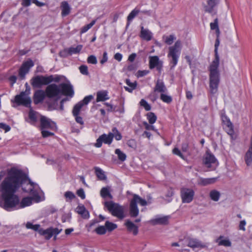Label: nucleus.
<instances>
[{"label": "nucleus", "instance_id": "nucleus-1", "mask_svg": "<svg viewBox=\"0 0 252 252\" xmlns=\"http://www.w3.org/2000/svg\"><path fill=\"white\" fill-rule=\"evenodd\" d=\"M21 187L24 192L30 193L33 196L36 202L41 201L37 184L31 182L21 170L11 168L0 185L1 197L0 206L6 210L10 211L18 205L19 197L15 193Z\"/></svg>", "mask_w": 252, "mask_h": 252}, {"label": "nucleus", "instance_id": "nucleus-2", "mask_svg": "<svg viewBox=\"0 0 252 252\" xmlns=\"http://www.w3.org/2000/svg\"><path fill=\"white\" fill-rule=\"evenodd\" d=\"M220 63L212 62L208 67L209 71V93L211 96L216 94L220 83V77L219 70Z\"/></svg>", "mask_w": 252, "mask_h": 252}, {"label": "nucleus", "instance_id": "nucleus-3", "mask_svg": "<svg viewBox=\"0 0 252 252\" xmlns=\"http://www.w3.org/2000/svg\"><path fill=\"white\" fill-rule=\"evenodd\" d=\"M150 203H151L150 201H147L145 199H143L138 195L134 194L133 195V197L130 200L129 203V216L131 218H136L138 216L139 211L137 206V204H139L142 206H145Z\"/></svg>", "mask_w": 252, "mask_h": 252}, {"label": "nucleus", "instance_id": "nucleus-4", "mask_svg": "<svg viewBox=\"0 0 252 252\" xmlns=\"http://www.w3.org/2000/svg\"><path fill=\"white\" fill-rule=\"evenodd\" d=\"M182 49V43L180 40L175 42L173 46L169 47L167 57L169 60L171 68H173L177 64Z\"/></svg>", "mask_w": 252, "mask_h": 252}, {"label": "nucleus", "instance_id": "nucleus-5", "mask_svg": "<svg viewBox=\"0 0 252 252\" xmlns=\"http://www.w3.org/2000/svg\"><path fill=\"white\" fill-rule=\"evenodd\" d=\"M104 206L109 212L114 217L120 220H122L125 217L124 207L115 203L113 201H106Z\"/></svg>", "mask_w": 252, "mask_h": 252}, {"label": "nucleus", "instance_id": "nucleus-6", "mask_svg": "<svg viewBox=\"0 0 252 252\" xmlns=\"http://www.w3.org/2000/svg\"><path fill=\"white\" fill-rule=\"evenodd\" d=\"M58 82L59 79H54L53 75L45 76L37 75L32 78L31 84L34 88H40L43 85H47L53 82Z\"/></svg>", "mask_w": 252, "mask_h": 252}, {"label": "nucleus", "instance_id": "nucleus-7", "mask_svg": "<svg viewBox=\"0 0 252 252\" xmlns=\"http://www.w3.org/2000/svg\"><path fill=\"white\" fill-rule=\"evenodd\" d=\"M30 94V88L26 89L25 91L22 92L19 94L15 96L14 102L18 105H23L26 107H30L32 100L29 96Z\"/></svg>", "mask_w": 252, "mask_h": 252}, {"label": "nucleus", "instance_id": "nucleus-8", "mask_svg": "<svg viewBox=\"0 0 252 252\" xmlns=\"http://www.w3.org/2000/svg\"><path fill=\"white\" fill-rule=\"evenodd\" d=\"M46 95L49 98H55L57 100L60 98L61 94L59 85L56 84L49 85L45 89Z\"/></svg>", "mask_w": 252, "mask_h": 252}, {"label": "nucleus", "instance_id": "nucleus-9", "mask_svg": "<svg viewBox=\"0 0 252 252\" xmlns=\"http://www.w3.org/2000/svg\"><path fill=\"white\" fill-rule=\"evenodd\" d=\"M194 190L190 188H183L180 190V195L183 203L191 202L194 196Z\"/></svg>", "mask_w": 252, "mask_h": 252}, {"label": "nucleus", "instance_id": "nucleus-10", "mask_svg": "<svg viewBox=\"0 0 252 252\" xmlns=\"http://www.w3.org/2000/svg\"><path fill=\"white\" fill-rule=\"evenodd\" d=\"M203 164L211 170H214L218 165V162L215 156L208 152H206L203 158Z\"/></svg>", "mask_w": 252, "mask_h": 252}, {"label": "nucleus", "instance_id": "nucleus-11", "mask_svg": "<svg viewBox=\"0 0 252 252\" xmlns=\"http://www.w3.org/2000/svg\"><path fill=\"white\" fill-rule=\"evenodd\" d=\"M62 231L57 228L50 227L46 229H40L38 230L39 233L44 237L47 239H50L54 235H55L54 239L56 238V236L59 234Z\"/></svg>", "mask_w": 252, "mask_h": 252}, {"label": "nucleus", "instance_id": "nucleus-12", "mask_svg": "<svg viewBox=\"0 0 252 252\" xmlns=\"http://www.w3.org/2000/svg\"><path fill=\"white\" fill-rule=\"evenodd\" d=\"M114 134L113 135L111 132H109L108 134H103L96 140L94 146L97 148H100L101 147L103 142L104 144L110 145L112 142Z\"/></svg>", "mask_w": 252, "mask_h": 252}, {"label": "nucleus", "instance_id": "nucleus-13", "mask_svg": "<svg viewBox=\"0 0 252 252\" xmlns=\"http://www.w3.org/2000/svg\"><path fill=\"white\" fill-rule=\"evenodd\" d=\"M34 65L32 60H29L24 62L19 69V76L21 80H23L25 78V75L28 73L30 68Z\"/></svg>", "mask_w": 252, "mask_h": 252}, {"label": "nucleus", "instance_id": "nucleus-14", "mask_svg": "<svg viewBox=\"0 0 252 252\" xmlns=\"http://www.w3.org/2000/svg\"><path fill=\"white\" fill-rule=\"evenodd\" d=\"M163 67V62L159 60L158 56H150L149 57V68L153 69L156 68L158 71L160 73Z\"/></svg>", "mask_w": 252, "mask_h": 252}, {"label": "nucleus", "instance_id": "nucleus-15", "mask_svg": "<svg viewBox=\"0 0 252 252\" xmlns=\"http://www.w3.org/2000/svg\"><path fill=\"white\" fill-rule=\"evenodd\" d=\"M40 122L41 129H49L53 130L56 128L55 123L45 116H42L41 117Z\"/></svg>", "mask_w": 252, "mask_h": 252}, {"label": "nucleus", "instance_id": "nucleus-16", "mask_svg": "<svg viewBox=\"0 0 252 252\" xmlns=\"http://www.w3.org/2000/svg\"><path fill=\"white\" fill-rule=\"evenodd\" d=\"M169 218L170 217L168 216H157L155 218L151 219L149 222L153 225H167L168 224Z\"/></svg>", "mask_w": 252, "mask_h": 252}, {"label": "nucleus", "instance_id": "nucleus-17", "mask_svg": "<svg viewBox=\"0 0 252 252\" xmlns=\"http://www.w3.org/2000/svg\"><path fill=\"white\" fill-rule=\"evenodd\" d=\"M60 89H61V94L66 96L72 97L74 94L73 87L70 84L66 83H62L59 85Z\"/></svg>", "mask_w": 252, "mask_h": 252}, {"label": "nucleus", "instance_id": "nucleus-18", "mask_svg": "<svg viewBox=\"0 0 252 252\" xmlns=\"http://www.w3.org/2000/svg\"><path fill=\"white\" fill-rule=\"evenodd\" d=\"M155 93H168L167 89L162 80L158 79L156 83V85L154 89Z\"/></svg>", "mask_w": 252, "mask_h": 252}, {"label": "nucleus", "instance_id": "nucleus-19", "mask_svg": "<svg viewBox=\"0 0 252 252\" xmlns=\"http://www.w3.org/2000/svg\"><path fill=\"white\" fill-rule=\"evenodd\" d=\"M46 95L45 91L44 92L42 90H38L35 92L33 99L34 103L37 104L42 102L45 98Z\"/></svg>", "mask_w": 252, "mask_h": 252}, {"label": "nucleus", "instance_id": "nucleus-20", "mask_svg": "<svg viewBox=\"0 0 252 252\" xmlns=\"http://www.w3.org/2000/svg\"><path fill=\"white\" fill-rule=\"evenodd\" d=\"M184 241L187 243V246L193 249L205 247V246L202 245L200 242L195 239L186 238Z\"/></svg>", "mask_w": 252, "mask_h": 252}, {"label": "nucleus", "instance_id": "nucleus-21", "mask_svg": "<svg viewBox=\"0 0 252 252\" xmlns=\"http://www.w3.org/2000/svg\"><path fill=\"white\" fill-rule=\"evenodd\" d=\"M125 225L128 232H132L134 235H136L138 234V227L129 220H126Z\"/></svg>", "mask_w": 252, "mask_h": 252}, {"label": "nucleus", "instance_id": "nucleus-22", "mask_svg": "<svg viewBox=\"0 0 252 252\" xmlns=\"http://www.w3.org/2000/svg\"><path fill=\"white\" fill-rule=\"evenodd\" d=\"M80 104L78 105H75L72 110V114L75 117L76 122L82 125L84 124L83 119L81 117L79 116V114L80 111Z\"/></svg>", "mask_w": 252, "mask_h": 252}, {"label": "nucleus", "instance_id": "nucleus-23", "mask_svg": "<svg viewBox=\"0 0 252 252\" xmlns=\"http://www.w3.org/2000/svg\"><path fill=\"white\" fill-rule=\"evenodd\" d=\"M140 36L142 39L148 41L152 39L153 34L149 30L141 27Z\"/></svg>", "mask_w": 252, "mask_h": 252}, {"label": "nucleus", "instance_id": "nucleus-24", "mask_svg": "<svg viewBox=\"0 0 252 252\" xmlns=\"http://www.w3.org/2000/svg\"><path fill=\"white\" fill-rule=\"evenodd\" d=\"M33 199V197H24L22 199L21 202L19 201V203L18 205H17L14 208L18 206L17 208H23L27 206H30L32 204V200ZM14 208V207L13 208Z\"/></svg>", "mask_w": 252, "mask_h": 252}, {"label": "nucleus", "instance_id": "nucleus-25", "mask_svg": "<svg viewBox=\"0 0 252 252\" xmlns=\"http://www.w3.org/2000/svg\"><path fill=\"white\" fill-rule=\"evenodd\" d=\"M245 160L248 166L252 162V135L251 139V145L245 156Z\"/></svg>", "mask_w": 252, "mask_h": 252}, {"label": "nucleus", "instance_id": "nucleus-26", "mask_svg": "<svg viewBox=\"0 0 252 252\" xmlns=\"http://www.w3.org/2000/svg\"><path fill=\"white\" fill-rule=\"evenodd\" d=\"M216 242L218 243L219 246H223L224 247H230L231 242L227 238H224L223 236H219L216 240Z\"/></svg>", "mask_w": 252, "mask_h": 252}, {"label": "nucleus", "instance_id": "nucleus-27", "mask_svg": "<svg viewBox=\"0 0 252 252\" xmlns=\"http://www.w3.org/2000/svg\"><path fill=\"white\" fill-rule=\"evenodd\" d=\"M109 99L108 95V92L106 91H101L97 93L96 102L104 101Z\"/></svg>", "mask_w": 252, "mask_h": 252}, {"label": "nucleus", "instance_id": "nucleus-28", "mask_svg": "<svg viewBox=\"0 0 252 252\" xmlns=\"http://www.w3.org/2000/svg\"><path fill=\"white\" fill-rule=\"evenodd\" d=\"M62 15L63 17L68 15L70 12V7L67 1H63L61 3Z\"/></svg>", "mask_w": 252, "mask_h": 252}, {"label": "nucleus", "instance_id": "nucleus-29", "mask_svg": "<svg viewBox=\"0 0 252 252\" xmlns=\"http://www.w3.org/2000/svg\"><path fill=\"white\" fill-rule=\"evenodd\" d=\"M126 83L128 87L125 86L124 89L129 93H132L137 87V82L136 81L131 82L129 79H126Z\"/></svg>", "mask_w": 252, "mask_h": 252}, {"label": "nucleus", "instance_id": "nucleus-30", "mask_svg": "<svg viewBox=\"0 0 252 252\" xmlns=\"http://www.w3.org/2000/svg\"><path fill=\"white\" fill-rule=\"evenodd\" d=\"M218 0H208V6L205 7L206 12L211 13L213 11L214 7L217 4Z\"/></svg>", "mask_w": 252, "mask_h": 252}, {"label": "nucleus", "instance_id": "nucleus-31", "mask_svg": "<svg viewBox=\"0 0 252 252\" xmlns=\"http://www.w3.org/2000/svg\"><path fill=\"white\" fill-rule=\"evenodd\" d=\"M77 212L81 215L84 219H88L89 217V213L84 206H79L76 208Z\"/></svg>", "mask_w": 252, "mask_h": 252}, {"label": "nucleus", "instance_id": "nucleus-32", "mask_svg": "<svg viewBox=\"0 0 252 252\" xmlns=\"http://www.w3.org/2000/svg\"><path fill=\"white\" fill-rule=\"evenodd\" d=\"M209 196L211 200L214 201H218L220 197V193L217 190L213 189L210 191Z\"/></svg>", "mask_w": 252, "mask_h": 252}, {"label": "nucleus", "instance_id": "nucleus-33", "mask_svg": "<svg viewBox=\"0 0 252 252\" xmlns=\"http://www.w3.org/2000/svg\"><path fill=\"white\" fill-rule=\"evenodd\" d=\"M31 1H32L33 3L35 4L37 6H42L45 5V3L40 2L38 1L37 0H22V5L24 6H29L31 5Z\"/></svg>", "mask_w": 252, "mask_h": 252}, {"label": "nucleus", "instance_id": "nucleus-34", "mask_svg": "<svg viewBox=\"0 0 252 252\" xmlns=\"http://www.w3.org/2000/svg\"><path fill=\"white\" fill-rule=\"evenodd\" d=\"M220 38H216L215 43V59L212 62L220 63V58L218 54V47L220 45Z\"/></svg>", "mask_w": 252, "mask_h": 252}, {"label": "nucleus", "instance_id": "nucleus-35", "mask_svg": "<svg viewBox=\"0 0 252 252\" xmlns=\"http://www.w3.org/2000/svg\"><path fill=\"white\" fill-rule=\"evenodd\" d=\"M223 128L229 135H233L234 134L233 126L231 122L223 124Z\"/></svg>", "mask_w": 252, "mask_h": 252}, {"label": "nucleus", "instance_id": "nucleus-36", "mask_svg": "<svg viewBox=\"0 0 252 252\" xmlns=\"http://www.w3.org/2000/svg\"><path fill=\"white\" fill-rule=\"evenodd\" d=\"M95 170V174L100 180H104L106 179V176L104 174V171L98 167H95L94 168Z\"/></svg>", "mask_w": 252, "mask_h": 252}, {"label": "nucleus", "instance_id": "nucleus-37", "mask_svg": "<svg viewBox=\"0 0 252 252\" xmlns=\"http://www.w3.org/2000/svg\"><path fill=\"white\" fill-rule=\"evenodd\" d=\"M100 195L103 198L109 197L110 199L112 198V195L110 193L109 187L102 188L100 190Z\"/></svg>", "mask_w": 252, "mask_h": 252}, {"label": "nucleus", "instance_id": "nucleus-38", "mask_svg": "<svg viewBox=\"0 0 252 252\" xmlns=\"http://www.w3.org/2000/svg\"><path fill=\"white\" fill-rule=\"evenodd\" d=\"M162 39L166 44L170 45L175 40L176 37L174 34H170L168 36L163 35L162 36Z\"/></svg>", "mask_w": 252, "mask_h": 252}, {"label": "nucleus", "instance_id": "nucleus-39", "mask_svg": "<svg viewBox=\"0 0 252 252\" xmlns=\"http://www.w3.org/2000/svg\"><path fill=\"white\" fill-rule=\"evenodd\" d=\"M140 12V10L137 8H134L132 10L131 12L129 14L127 17V26L130 24V22L134 19V18Z\"/></svg>", "mask_w": 252, "mask_h": 252}, {"label": "nucleus", "instance_id": "nucleus-40", "mask_svg": "<svg viewBox=\"0 0 252 252\" xmlns=\"http://www.w3.org/2000/svg\"><path fill=\"white\" fill-rule=\"evenodd\" d=\"M93 96L92 95L86 96L84 97V98L82 100L77 103L75 105H78L79 104L80 106V110L84 106V105H87L89 102L93 99Z\"/></svg>", "mask_w": 252, "mask_h": 252}, {"label": "nucleus", "instance_id": "nucleus-41", "mask_svg": "<svg viewBox=\"0 0 252 252\" xmlns=\"http://www.w3.org/2000/svg\"><path fill=\"white\" fill-rule=\"evenodd\" d=\"M168 93H164L160 94V98L164 102L170 103L172 101V97L167 94Z\"/></svg>", "mask_w": 252, "mask_h": 252}, {"label": "nucleus", "instance_id": "nucleus-42", "mask_svg": "<svg viewBox=\"0 0 252 252\" xmlns=\"http://www.w3.org/2000/svg\"><path fill=\"white\" fill-rule=\"evenodd\" d=\"M216 181V178H207L201 179L199 184L202 186H207L208 185L214 183Z\"/></svg>", "mask_w": 252, "mask_h": 252}, {"label": "nucleus", "instance_id": "nucleus-43", "mask_svg": "<svg viewBox=\"0 0 252 252\" xmlns=\"http://www.w3.org/2000/svg\"><path fill=\"white\" fill-rule=\"evenodd\" d=\"M105 226L106 229V231L111 232L117 228V225L115 223L110 222L109 221H106L105 223Z\"/></svg>", "mask_w": 252, "mask_h": 252}, {"label": "nucleus", "instance_id": "nucleus-44", "mask_svg": "<svg viewBox=\"0 0 252 252\" xmlns=\"http://www.w3.org/2000/svg\"><path fill=\"white\" fill-rule=\"evenodd\" d=\"M115 153L118 156V159L120 160L124 161L126 159V155L122 152L120 149H116L115 151Z\"/></svg>", "mask_w": 252, "mask_h": 252}, {"label": "nucleus", "instance_id": "nucleus-45", "mask_svg": "<svg viewBox=\"0 0 252 252\" xmlns=\"http://www.w3.org/2000/svg\"><path fill=\"white\" fill-rule=\"evenodd\" d=\"M83 46L82 45H78L76 47H71L68 48L70 55H72L73 54H78L82 50Z\"/></svg>", "mask_w": 252, "mask_h": 252}, {"label": "nucleus", "instance_id": "nucleus-46", "mask_svg": "<svg viewBox=\"0 0 252 252\" xmlns=\"http://www.w3.org/2000/svg\"><path fill=\"white\" fill-rule=\"evenodd\" d=\"M147 119L151 125L154 124L157 119L156 115L153 112H149L147 114Z\"/></svg>", "mask_w": 252, "mask_h": 252}, {"label": "nucleus", "instance_id": "nucleus-47", "mask_svg": "<svg viewBox=\"0 0 252 252\" xmlns=\"http://www.w3.org/2000/svg\"><path fill=\"white\" fill-rule=\"evenodd\" d=\"M96 20H93L90 24L84 26L81 29L80 33H84L87 32L90 29H91L95 23Z\"/></svg>", "mask_w": 252, "mask_h": 252}, {"label": "nucleus", "instance_id": "nucleus-48", "mask_svg": "<svg viewBox=\"0 0 252 252\" xmlns=\"http://www.w3.org/2000/svg\"><path fill=\"white\" fill-rule=\"evenodd\" d=\"M112 131V132L111 133L113 135L114 134V137H115L116 140L119 141L122 139V136L116 127L113 128Z\"/></svg>", "mask_w": 252, "mask_h": 252}, {"label": "nucleus", "instance_id": "nucleus-49", "mask_svg": "<svg viewBox=\"0 0 252 252\" xmlns=\"http://www.w3.org/2000/svg\"><path fill=\"white\" fill-rule=\"evenodd\" d=\"M95 232L99 235H103L106 232V229L105 225L99 226L95 229Z\"/></svg>", "mask_w": 252, "mask_h": 252}, {"label": "nucleus", "instance_id": "nucleus-50", "mask_svg": "<svg viewBox=\"0 0 252 252\" xmlns=\"http://www.w3.org/2000/svg\"><path fill=\"white\" fill-rule=\"evenodd\" d=\"M126 144L129 147L133 149H135L137 147L136 141L135 140L133 139L127 140L126 142Z\"/></svg>", "mask_w": 252, "mask_h": 252}, {"label": "nucleus", "instance_id": "nucleus-51", "mask_svg": "<svg viewBox=\"0 0 252 252\" xmlns=\"http://www.w3.org/2000/svg\"><path fill=\"white\" fill-rule=\"evenodd\" d=\"M140 105L143 107L146 111H149L151 109L150 105L144 99L140 101Z\"/></svg>", "mask_w": 252, "mask_h": 252}, {"label": "nucleus", "instance_id": "nucleus-52", "mask_svg": "<svg viewBox=\"0 0 252 252\" xmlns=\"http://www.w3.org/2000/svg\"><path fill=\"white\" fill-rule=\"evenodd\" d=\"M40 226L39 224L34 225L30 222H28L26 224V227L28 229H31L35 231L39 230Z\"/></svg>", "mask_w": 252, "mask_h": 252}, {"label": "nucleus", "instance_id": "nucleus-53", "mask_svg": "<svg viewBox=\"0 0 252 252\" xmlns=\"http://www.w3.org/2000/svg\"><path fill=\"white\" fill-rule=\"evenodd\" d=\"M210 29L212 30H216L219 29V20L218 18H216L214 20V22L210 23Z\"/></svg>", "mask_w": 252, "mask_h": 252}, {"label": "nucleus", "instance_id": "nucleus-54", "mask_svg": "<svg viewBox=\"0 0 252 252\" xmlns=\"http://www.w3.org/2000/svg\"><path fill=\"white\" fill-rule=\"evenodd\" d=\"M64 195L66 199V201H67L68 199L70 200H72L75 197V195H74V194L70 191H66L64 193Z\"/></svg>", "mask_w": 252, "mask_h": 252}, {"label": "nucleus", "instance_id": "nucleus-55", "mask_svg": "<svg viewBox=\"0 0 252 252\" xmlns=\"http://www.w3.org/2000/svg\"><path fill=\"white\" fill-rule=\"evenodd\" d=\"M79 70L80 72L85 75H88L89 74V71L88 67L85 65H82L79 67Z\"/></svg>", "mask_w": 252, "mask_h": 252}, {"label": "nucleus", "instance_id": "nucleus-56", "mask_svg": "<svg viewBox=\"0 0 252 252\" xmlns=\"http://www.w3.org/2000/svg\"><path fill=\"white\" fill-rule=\"evenodd\" d=\"M87 62L89 63L95 64L97 63V61L96 58L94 55H91L88 57Z\"/></svg>", "mask_w": 252, "mask_h": 252}, {"label": "nucleus", "instance_id": "nucleus-57", "mask_svg": "<svg viewBox=\"0 0 252 252\" xmlns=\"http://www.w3.org/2000/svg\"><path fill=\"white\" fill-rule=\"evenodd\" d=\"M60 56L62 57L65 58L70 55L69 51L68 48H65L60 51Z\"/></svg>", "mask_w": 252, "mask_h": 252}, {"label": "nucleus", "instance_id": "nucleus-58", "mask_svg": "<svg viewBox=\"0 0 252 252\" xmlns=\"http://www.w3.org/2000/svg\"><path fill=\"white\" fill-rule=\"evenodd\" d=\"M29 117L30 120L33 122H35L36 121V112L32 109L30 110Z\"/></svg>", "mask_w": 252, "mask_h": 252}, {"label": "nucleus", "instance_id": "nucleus-59", "mask_svg": "<svg viewBox=\"0 0 252 252\" xmlns=\"http://www.w3.org/2000/svg\"><path fill=\"white\" fill-rule=\"evenodd\" d=\"M143 125H144L146 130H153L155 131H157V130L155 128L154 126L148 124L147 122H144Z\"/></svg>", "mask_w": 252, "mask_h": 252}, {"label": "nucleus", "instance_id": "nucleus-60", "mask_svg": "<svg viewBox=\"0 0 252 252\" xmlns=\"http://www.w3.org/2000/svg\"><path fill=\"white\" fill-rule=\"evenodd\" d=\"M42 135L43 137H47L50 136L54 135V133L49 132L45 129H41Z\"/></svg>", "mask_w": 252, "mask_h": 252}, {"label": "nucleus", "instance_id": "nucleus-61", "mask_svg": "<svg viewBox=\"0 0 252 252\" xmlns=\"http://www.w3.org/2000/svg\"><path fill=\"white\" fill-rule=\"evenodd\" d=\"M77 195L81 197V199H84L85 198V194L83 189H79L76 192Z\"/></svg>", "mask_w": 252, "mask_h": 252}, {"label": "nucleus", "instance_id": "nucleus-62", "mask_svg": "<svg viewBox=\"0 0 252 252\" xmlns=\"http://www.w3.org/2000/svg\"><path fill=\"white\" fill-rule=\"evenodd\" d=\"M173 153L175 155H178L182 158L184 159V157L183 155L181 153V151L177 148H175L173 149Z\"/></svg>", "mask_w": 252, "mask_h": 252}, {"label": "nucleus", "instance_id": "nucleus-63", "mask_svg": "<svg viewBox=\"0 0 252 252\" xmlns=\"http://www.w3.org/2000/svg\"><path fill=\"white\" fill-rule=\"evenodd\" d=\"M148 73L149 71L148 70H139L137 71L136 75L137 77H141L146 75Z\"/></svg>", "mask_w": 252, "mask_h": 252}, {"label": "nucleus", "instance_id": "nucleus-64", "mask_svg": "<svg viewBox=\"0 0 252 252\" xmlns=\"http://www.w3.org/2000/svg\"><path fill=\"white\" fill-rule=\"evenodd\" d=\"M0 128L4 130L5 132L10 130V127L8 125L2 123H0Z\"/></svg>", "mask_w": 252, "mask_h": 252}]
</instances>
